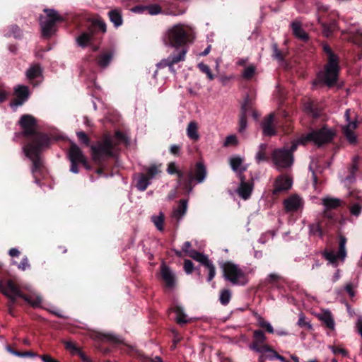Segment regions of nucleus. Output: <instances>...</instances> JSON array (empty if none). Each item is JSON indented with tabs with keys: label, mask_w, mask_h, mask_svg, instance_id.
<instances>
[{
	"label": "nucleus",
	"mask_w": 362,
	"mask_h": 362,
	"mask_svg": "<svg viewBox=\"0 0 362 362\" xmlns=\"http://www.w3.org/2000/svg\"><path fill=\"white\" fill-rule=\"evenodd\" d=\"M117 145L109 134H105L102 139L90 146L92 159L98 166L95 173L99 175H107L104 171L109 168V160L115 157V148Z\"/></svg>",
	"instance_id": "f257e3e1"
},
{
	"label": "nucleus",
	"mask_w": 362,
	"mask_h": 362,
	"mask_svg": "<svg viewBox=\"0 0 362 362\" xmlns=\"http://www.w3.org/2000/svg\"><path fill=\"white\" fill-rule=\"evenodd\" d=\"M322 51L327 57L323 70L317 74V83L325 85L328 88L334 87L339 81L341 67L339 57L334 52L331 47L325 42L322 43Z\"/></svg>",
	"instance_id": "f03ea898"
},
{
	"label": "nucleus",
	"mask_w": 362,
	"mask_h": 362,
	"mask_svg": "<svg viewBox=\"0 0 362 362\" xmlns=\"http://www.w3.org/2000/svg\"><path fill=\"white\" fill-rule=\"evenodd\" d=\"M194 39V35L192 28L182 23L170 27L163 37L165 45L171 46L177 49H187L186 47L191 44Z\"/></svg>",
	"instance_id": "7ed1b4c3"
},
{
	"label": "nucleus",
	"mask_w": 362,
	"mask_h": 362,
	"mask_svg": "<svg viewBox=\"0 0 362 362\" xmlns=\"http://www.w3.org/2000/svg\"><path fill=\"white\" fill-rule=\"evenodd\" d=\"M18 123L23 131L21 133L16 134V136H22L27 139L28 142L26 144H45L47 141H51L52 137L47 134L37 132L35 129L37 125V119L33 115H23Z\"/></svg>",
	"instance_id": "20e7f679"
},
{
	"label": "nucleus",
	"mask_w": 362,
	"mask_h": 362,
	"mask_svg": "<svg viewBox=\"0 0 362 362\" xmlns=\"http://www.w3.org/2000/svg\"><path fill=\"white\" fill-rule=\"evenodd\" d=\"M50 144L51 141H47L45 144H25L23 148L25 156L32 161L31 173L36 183L40 182L39 178H37V174L41 173L44 167L40 153L42 151L49 148Z\"/></svg>",
	"instance_id": "39448f33"
},
{
	"label": "nucleus",
	"mask_w": 362,
	"mask_h": 362,
	"mask_svg": "<svg viewBox=\"0 0 362 362\" xmlns=\"http://www.w3.org/2000/svg\"><path fill=\"white\" fill-rule=\"evenodd\" d=\"M335 135L336 134L333 130L329 129L327 125H324L319 129L312 130L310 132L302 135L298 141L292 143L305 146L309 142H313L320 147L332 142Z\"/></svg>",
	"instance_id": "423d86ee"
},
{
	"label": "nucleus",
	"mask_w": 362,
	"mask_h": 362,
	"mask_svg": "<svg viewBox=\"0 0 362 362\" xmlns=\"http://www.w3.org/2000/svg\"><path fill=\"white\" fill-rule=\"evenodd\" d=\"M106 32L107 25L104 20L100 17L95 18L91 21L86 30L81 32L76 37V43L79 47L85 48L98 38V34L104 35Z\"/></svg>",
	"instance_id": "0eeeda50"
},
{
	"label": "nucleus",
	"mask_w": 362,
	"mask_h": 362,
	"mask_svg": "<svg viewBox=\"0 0 362 362\" xmlns=\"http://www.w3.org/2000/svg\"><path fill=\"white\" fill-rule=\"evenodd\" d=\"M298 148L297 143H291L289 147L275 148L271 154V158L278 169L290 168L294 163L293 152Z\"/></svg>",
	"instance_id": "6e6552de"
},
{
	"label": "nucleus",
	"mask_w": 362,
	"mask_h": 362,
	"mask_svg": "<svg viewBox=\"0 0 362 362\" xmlns=\"http://www.w3.org/2000/svg\"><path fill=\"white\" fill-rule=\"evenodd\" d=\"M8 289L11 292L9 295V307H11L17 303V298H21L32 307H40L42 303V297L37 293L30 291L29 293H23L18 285L14 281L8 283Z\"/></svg>",
	"instance_id": "1a4fd4ad"
},
{
	"label": "nucleus",
	"mask_w": 362,
	"mask_h": 362,
	"mask_svg": "<svg viewBox=\"0 0 362 362\" xmlns=\"http://www.w3.org/2000/svg\"><path fill=\"white\" fill-rule=\"evenodd\" d=\"M167 172L170 175H177V184L185 194H189L193 189V174L189 169L179 170L175 162L168 164Z\"/></svg>",
	"instance_id": "9d476101"
},
{
	"label": "nucleus",
	"mask_w": 362,
	"mask_h": 362,
	"mask_svg": "<svg viewBox=\"0 0 362 362\" xmlns=\"http://www.w3.org/2000/svg\"><path fill=\"white\" fill-rule=\"evenodd\" d=\"M222 269L224 279L232 284L245 286L248 283L247 274L238 264L226 262Z\"/></svg>",
	"instance_id": "9b49d317"
},
{
	"label": "nucleus",
	"mask_w": 362,
	"mask_h": 362,
	"mask_svg": "<svg viewBox=\"0 0 362 362\" xmlns=\"http://www.w3.org/2000/svg\"><path fill=\"white\" fill-rule=\"evenodd\" d=\"M43 11L46 13L47 18L40 22L42 35L44 37L49 38L57 31L56 24L64 22V18L54 9L45 8Z\"/></svg>",
	"instance_id": "f8f14e48"
},
{
	"label": "nucleus",
	"mask_w": 362,
	"mask_h": 362,
	"mask_svg": "<svg viewBox=\"0 0 362 362\" xmlns=\"http://www.w3.org/2000/svg\"><path fill=\"white\" fill-rule=\"evenodd\" d=\"M67 156L71 163L70 171L73 173H78V165L81 163H84L85 158H86L82 150L75 143L71 142Z\"/></svg>",
	"instance_id": "ddd939ff"
},
{
	"label": "nucleus",
	"mask_w": 362,
	"mask_h": 362,
	"mask_svg": "<svg viewBox=\"0 0 362 362\" xmlns=\"http://www.w3.org/2000/svg\"><path fill=\"white\" fill-rule=\"evenodd\" d=\"M187 49H182L178 51H174L172 54L169 55V57L166 59L161 60L159 63H158L157 66L159 69H163L166 66H168L169 70L171 72L175 73V70L173 67V65L177 64L180 62H182L185 59V55L187 54Z\"/></svg>",
	"instance_id": "4468645a"
},
{
	"label": "nucleus",
	"mask_w": 362,
	"mask_h": 362,
	"mask_svg": "<svg viewBox=\"0 0 362 362\" xmlns=\"http://www.w3.org/2000/svg\"><path fill=\"white\" fill-rule=\"evenodd\" d=\"M347 239L343 235H339V251L336 255L332 251H325L323 252L324 257L328 260L332 264L337 266L338 259L344 260L346 256V244Z\"/></svg>",
	"instance_id": "2eb2a0df"
},
{
	"label": "nucleus",
	"mask_w": 362,
	"mask_h": 362,
	"mask_svg": "<svg viewBox=\"0 0 362 362\" xmlns=\"http://www.w3.org/2000/svg\"><path fill=\"white\" fill-rule=\"evenodd\" d=\"M245 170V168H243L240 170L239 178L240 180V185L237 189V192L240 197L244 200L248 199L252 194L254 189V181L253 178L250 180L246 181L245 176L243 174V172Z\"/></svg>",
	"instance_id": "dca6fc26"
},
{
	"label": "nucleus",
	"mask_w": 362,
	"mask_h": 362,
	"mask_svg": "<svg viewBox=\"0 0 362 362\" xmlns=\"http://www.w3.org/2000/svg\"><path fill=\"white\" fill-rule=\"evenodd\" d=\"M317 22L322 28V32L325 37H330L333 33L338 29L337 20L332 16L325 18L323 15L317 16Z\"/></svg>",
	"instance_id": "f3484780"
},
{
	"label": "nucleus",
	"mask_w": 362,
	"mask_h": 362,
	"mask_svg": "<svg viewBox=\"0 0 362 362\" xmlns=\"http://www.w3.org/2000/svg\"><path fill=\"white\" fill-rule=\"evenodd\" d=\"M293 180L291 177L286 175H279L274 181L272 194L278 196L281 192L288 191L292 187Z\"/></svg>",
	"instance_id": "a211bd4d"
},
{
	"label": "nucleus",
	"mask_w": 362,
	"mask_h": 362,
	"mask_svg": "<svg viewBox=\"0 0 362 362\" xmlns=\"http://www.w3.org/2000/svg\"><path fill=\"white\" fill-rule=\"evenodd\" d=\"M267 337L261 329H256L253 332L252 342L250 344V349L256 352H262L264 346H269L266 344Z\"/></svg>",
	"instance_id": "6ab92c4d"
},
{
	"label": "nucleus",
	"mask_w": 362,
	"mask_h": 362,
	"mask_svg": "<svg viewBox=\"0 0 362 362\" xmlns=\"http://www.w3.org/2000/svg\"><path fill=\"white\" fill-rule=\"evenodd\" d=\"M15 99L11 103V106H20L26 102L30 96L29 88L26 86L19 85L14 88Z\"/></svg>",
	"instance_id": "aec40b11"
},
{
	"label": "nucleus",
	"mask_w": 362,
	"mask_h": 362,
	"mask_svg": "<svg viewBox=\"0 0 362 362\" xmlns=\"http://www.w3.org/2000/svg\"><path fill=\"white\" fill-rule=\"evenodd\" d=\"M262 128L263 134L267 136H272L277 134L279 129L276 125V122L274 119V113H270L266 117L262 122Z\"/></svg>",
	"instance_id": "412c9836"
},
{
	"label": "nucleus",
	"mask_w": 362,
	"mask_h": 362,
	"mask_svg": "<svg viewBox=\"0 0 362 362\" xmlns=\"http://www.w3.org/2000/svg\"><path fill=\"white\" fill-rule=\"evenodd\" d=\"M254 98L247 94L241 105L240 113L245 114L246 115L252 114L255 119L258 117L257 112L254 109Z\"/></svg>",
	"instance_id": "4be33fe9"
},
{
	"label": "nucleus",
	"mask_w": 362,
	"mask_h": 362,
	"mask_svg": "<svg viewBox=\"0 0 362 362\" xmlns=\"http://www.w3.org/2000/svg\"><path fill=\"white\" fill-rule=\"evenodd\" d=\"M161 277L165 281L168 288H173L175 285V277L174 274L170 271L169 267L165 264H162L160 267Z\"/></svg>",
	"instance_id": "5701e85b"
},
{
	"label": "nucleus",
	"mask_w": 362,
	"mask_h": 362,
	"mask_svg": "<svg viewBox=\"0 0 362 362\" xmlns=\"http://www.w3.org/2000/svg\"><path fill=\"white\" fill-rule=\"evenodd\" d=\"M186 10L187 6L184 5H180L179 3H171L163 8V13L176 16L184 14Z\"/></svg>",
	"instance_id": "b1692460"
},
{
	"label": "nucleus",
	"mask_w": 362,
	"mask_h": 362,
	"mask_svg": "<svg viewBox=\"0 0 362 362\" xmlns=\"http://www.w3.org/2000/svg\"><path fill=\"white\" fill-rule=\"evenodd\" d=\"M301 202L298 196H291L284 201V208L286 211H296L300 208Z\"/></svg>",
	"instance_id": "393cba45"
},
{
	"label": "nucleus",
	"mask_w": 362,
	"mask_h": 362,
	"mask_svg": "<svg viewBox=\"0 0 362 362\" xmlns=\"http://www.w3.org/2000/svg\"><path fill=\"white\" fill-rule=\"evenodd\" d=\"M192 174L193 181L195 180L197 183L203 182L207 175L205 165L202 162H197Z\"/></svg>",
	"instance_id": "a878e982"
},
{
	"label": "nucleus",
	"mask_w": 362,
	"mask_h": 362,
	"mask_svg": "<svg viewBox=\"0 0 362 362\" xmlns=\"http://www.w3.org/2000/svg\"><path fill=\"white\" fill-rule=\"evenodd\" d=\"M357 126L356 122H349V124L342 129L343 134L351 144H355L357 141L356 136L354 132V129L357 128Z\"/></svg>",
	"instance_id": "bb28decb"
},
{
	"label": "nucleus",
	"mask_w": 362,
	"mask_h": 362,
	"mask_svg": "<svg viewBox=\"0 0 362 362\" xmlns=\"http://www.w3.org/2000/svg\"><path fill=\"white\" fill-rule=\"evenodd\" d=\"M113 58V52L111 50L105 52L96 57L97 64L103 68H106L110 63Z\"/></svg>",
	"instance_id": "cd10ccee"
},
{
	"label": "nucleus",
	"mask_w": 362,
	"mask_h": 362,
	"mask_svg": "<svg viewBox=\"0 0 362 362\" xmlns=\"http://www.w3.org/2000/svg\"><path fill=\"white\" fill-rule=\"evenodd\" d=\"M110 21L114 24L115 27L118 28L122 25L123 19L122 10L120 8H114L108 12Z\"/></svg>",
	"instance_id": "c85d7f7f"
},
{
	"label": "nucleus",
	"mask_w": 362,
	"mask_h": 362,
	"mask_svg": "<svg viewBox=\"0 0 362 362\" xmlns=\"http://www.w3.org/2000/svg\"><path fill=\"white\" fill-rule=\"evenodd\" d=\"M284 121H276V125L279 129H281L284 134H288L292 132L293 127L290 119H287V113L284 111L283 112Z\"/></svg>",
	"instance_id": "c756f323"
},
{
	"label": "nucleus",
	"mask_w": 362,
	"mask_h": 362,
	"mask_svg": "<svg viewBox=\"0 0 362 362\" xmlns=\"http://www.w3.org/2000/svg\"><path fill=\"white\" fill-rule=\"evenodd\" d=\"M291 28L293 35L298 39L303 41H307L308 40V35L302 28L301 24L299 22H293L291 23Z\"/></svg>",
	"instance_id": "7c9ffc66"
},
{
	"label": "nucleus",
	"mask_w": 362,
	"mask_h": 362,
	"mask_svg": "<svg viewBox=\"0 0 362 362\" xmlns=\"http://www.w3.org/2000/svg\"><path fill=\"white\" fill-rule=\"evenodd\" d=\"M341 200L337 198H326L323 199V204L326 208L324 211L325 216L331 218V216L328 214V210L337 209L341 205Z\"/></svg>",
	"instance_id": "2f4dec72"
},
{
	"label": "nucleus",
	"mask_w": 362,
	"mask_h": 362,
	"mask_svg": "<svg viewBox=\"0 0 362 362\" xmlns=\"http://www.w3.org/2000/svg\"><path fill=\"white\" fill-rule=\"evenodd\" d=\"M187 209V199H180L179 202V204L176 209L173 210V216L176 218L177 219L181 218L183 216L185 215Z\"/></svg>",
	"instance_id": "473e14b6"
},
{
	"label": "nucleus",
	"mask_w": 362,
	"mask_h": 362,
	"mask_svg": "<svg viewBox=\"0 0 362 362\" xmlns=\"http://www.w3.org/2000/svg\"><path fill=\"white\" fill-rule=\"evenodd\" d=\"M261 355L259 356L258 361L259 362H264L265 360H273L276 358V356L274 354H278L274 349H273L270 346H264V349L262 352H259Z\"/></svg>",
	"instance_id": "72a5a7b5"
},
{
	"label": "nucleus",
	"mask_w": 362,
	"mask_h": 362,
	"mask_svg": "<svg viewBox=\"0 0 362 362\" xmlns=\"http://www.w3.org/2000/svg\"><path fill=\"white\" fill-rule=\"evenodd\" d=\"M267 144H261L259 146V150L255 156V161L257 164H259L261 162L269 161V158L267 155Z\"/></svg>",
	"instance_id": "f704fd0d"
},
{
	"label": "nucleus",
	"mask_w": 362,
	"mask_h": 362,
	"mask_svg": "<svg viewBox=\"0 0 362 362\" xmlns=\"http://www.w3.org/2000/svg\"><path fill=\"white\" fill-rule=\"evenodd\" d=\"M151 184V180L144 173H139L136 184V187L141 192L145 191Z\"/></svg>",
	"instance_id": "c9c22d12"
},
{
	"label": "nucleus",
	"mask_w": 362,
	"mask_h": 362,
	"mask_svg": "<svg viewBox=\"0 0 362 362\" xmlns=\"http://www.w3.org/2000/svg\"><path fill=\"white\" fill-rule=\"evenodd\" d=\"M189 257L192 258L193 259L200 262L204 266L206 264H208V262L210 261L208 258V257L195 250H191L189 252Z\"/></svg>",
	"instance_id": "e433bc0d"
},
{
	"label": "nucleus",
	"mask_w": 362,
	"mask_h": 362,
	"mask_svg": "<svg viewBox=\"0 0 362 362\" xmlns=\"http://www.w3.org/2000/svg\"><path fill=\"white\" fill-rule=\"evenodd\" d=\"M174 312L176 313V322L180 325L187 324L190 322L189 320L187 319V315L185 313L182 307L177 305L173 309Z\"/></svg>",
	"instance_id": "4c0bfd02"
},
{
	"label": "nucleus",
	"mask_w": 362,
	"mask_h": 362,
	"mask_svg": "<svg viewBox=\"0 0 362 362\" xmlns=\"http://www.w3.org/2000/svg\"><path fill=\"white\" fill-rule=\"evenodd\" d=\"M187 136L194 141H197L199 138L198 134V127L195 122H191L189 123L187 129Z\"/></svg>",
	"instance_id": "58836bf2"
},
{
	"label": "nucleus",
	"mask_w": 362,
	"mask_h": 362,
	"mask_svg": "<svg viewBox=\"0 0 362 362\" xmlns=\"http://www.w3.org/2000/svg\"><path fill=\"white\" fill-rule=\"evenodd\" d=\"M41 74L42 69L39 64H34L33 66H30L26 72V76L30 80L35 79L40 76Z\"/></svg>",
	"instance_id": "ea45409f"
},
{
	"label": "nucleus",
	"mask_w": 362,
	"mask_h": 362,
	"mask_svg": "<svg viewBox=\"0 0 362 362\" xmlns=\"http://www.w3.org/2000/svg\"><path fill=\"white\" fill-rule=\"evenodd\" d=\"M320 320L325 324L327 328L330 329L334 328V321L330 312H325L321 316Z\"/></svg>",
	"instance_id": "a19ab883"
},
{
	"label": "nucleus",
	"mask_w": 362,
	"mask_h": 362,
	"mask_svg": "<svg viewBox=\"0 0 362 362\" xmlns=\"http://www.w3.org/2000/svg\"><path fill=\"white\" fill-rule=\"evenodd\" d=\"M161 164L159 165H151L148 168H146V173H145L148 179L151 180L153 179L157 175L161 173L160 170Z\"/></svg>",
	"instance_id": "79ce46f5"
},
{
	"label": "nucleus",
	"mask_w": 362,
	"mask_h": 362,
	"mask_svg": "<svg viewBox=\"0 0 362 362\" xmlns=\"http://www.w3.org/2000/svg\"><path fill=\"white\" fill-rule=\"evenodd\" d=\"M231 291L230 289L224 288L220 292L219 300L221 305H227L231 299Z\"/></svg>",
	"instance_id": "37998d69"
},
{
	"label": "nucleus",
	"mask_w": 362,
	"mask_h": 362,
	"mask_svg": "<svg viewBox=\"0 0 362 362\" xmlns=\"http://www.w3.org/2000/svg\"><path fill=\"white\" fill-rule=\"evenodd\" d=\"M309 228L310 233L312 235H318L320 237H322L324 235V231L320 223L311 224Z\"/></svg>",
	"instance_id": "c03bdc74"
},
{
	"label": "nucleus",
	"mask_w": 362,
	"mask_h": 362,
	"mask_svg": "<svg viewBox=\"0 0 362 362\" xmlns=\"http://www.w3.org/2000/svg\"><path fill=\"white\" fill-rule=\"evenodd\" d=\"M152 219L157 229L163 231L164 230L163 224L165 220L163 214L160 213L158 216H153Z\"/></svg>",
	"instance_id": "a18cd8bd"
},
{
	"label": "nucleus",
	"mask_w": 362,
	"mask_h": 362,
	"mask_svg": "<svg viewBox=\"0 0 362 362\" xmlns=\"http://www.w3.org/2000/svg\"><path fill=\"white\" fill-rule=\"evenodd\" d=\"M256 68L254 65L246 67L243 72V77L246 80L251 79L255 74Z\"/></svg>",
	"instance_id": "49530a36"
},
{
	"label": "nucleus",
	"mask_w": 362,
	"mask_h": 362,
	"mask_svg": "<svg viewBox=\"0 0 362 362\" xmlns=\"http://www.w3.org/2000/svg\"><path fill=\"white\" fill-rule=\"evenodd\" d=\"M64 344L65 349L69 350L72 355H76V354L81 350V349L78 347L75 343L71 341H64Z\"/></svg>",
	"instance_id": "de8ad7c7"
},
{
	"label": "nucleus",
	"mask_w": 362,
	"mask_h": 362,
	"mask_svg": "<svg viewBox=\"0 0 362 362\" xmlns=\"http://www.w3.org/2000/svg\"><path fill=\"white\" fill-rule=\"evenodd\" d=\"M361 160V158L359 156H355L352 159V163L349 168V172L351 174V176L353 177L354 174H356L358 170V163Z\"/></svg>",
	"instance_id": "09e8293b"
},
{
	"label": "nucleus",
	"mask_w": 362,
	"mask_h": 362,
	"mask_svg": "<svg viewBox=\"0 0 362 362\" xmlns=\"http://www.w3.org/2000/svg\"><path fill=\"white\" fill-rule=\"evenodd\" d=\"M146 9L148 13L151 15H156L158 13H163V9L158 4H150L146 6Z\"/></svg>",
	"instance_id": "8fccbe9b"
},
{
	"label": "nucleus",
	"mask_w": 362,
	"mask_h": 362,
	"mask_svg": "<svg viewBox=\"0 0 362 362\" xmlns=\"http://www.w3.org/2000/svg\"><path fill=\"white\" fill-rule=\"evenodd\" d=\"M10 281H13L11 279H8L6 281H0V291L8 298H9V295L11 293L9 289H8V283Z\"/></svg>",
	"instance_id": "3c124183"
},
{
	"label": "nucleus",
	"mask_w": 362,
	"mask_h": 362,
	"mask_svg": "<svg viewBox=\"0 0 362 362\" xmlns=\"http://www.w3.org/2000/svg\"><path fill=\"white\" fill-rule=\"evenodd\" d=\"M198 67L202 72L206 74L209 80H213L214 78V76L211 73L210 67L207 64H205L204 63H199L198 64Z\"/></svg>",
	"instance_id": "603ef678"
},
{
	"label": "nucleus",
	"mask_w": 362,
	"mask_h": 362,
	"mask_svg": "<svg viewBox=\"0 0 362 362\" xmlns=\"http://www.w3.org/2000/svg\"><path fill=\"white\" fill-rule=\"evenodd\" d=\"M209 270V274L207 277V281L209 282L211 281L216 275V267L211 262V261H209L208 264H206L204 265Z\"/></svg>",
	"instance_id": "864d4df0"
},
{
	"label": "nucleus",
	"mask_w": 362,
	"mask_h": 362,
	"mask_svg": "<svg viewBox=\"0 0 362 362\" xmlns=\"http://www.w3.org/2000/svg\"><path fill=\"white\" fill-rule=\"evenodd\" d=\"M247 117L245 114L240 113V118H239V132H243L246 127H247Z\"/></svg>",
	"instance_id": "5fc2aeb1"
},
{
	"label": "nucleus",
	"mask_w": 362,
	"mask_h": 362,
	"mask_svg": "<svg viewBox=\"0 0 362 362\" xmlns=\"http://www.w3.org/2000/svg\"><path fill=\"white\" fill-rule=\"evenodd\" d=\"M243 163V160L240 157L230 158V164L234 171H237Z\"/></svg>",
	"instance_id": "6e6d98bb"
},
{
	"label": "nucleus",
	"mask_w": 362,
	"mask_h": 362,
	"mask_svg": "<svg viewBox=\"0 0 362 362\" xmlns=\"http://www.w3.org/2000/svg\"><path fill=\"white\" fill-rule=\"evenodd\" d=\"M9 32L15 38H21L23 35L22 30L17 25H11Z\"/></svg>",
	"instance_id": "4d7b16f0"
},
{
	"label": "nucleus",
	"mask_w": 362,
	"mask_h": 362,
	"mask_svg": "<svg viewBox=\"0 0 362 362\" xmlns=\"http://www.w3.org/2000/svg\"><path fill=\"white\" fill-rule=\"evenodd\" d=\"M297 325L300 327H305L308 330L312 329V325L310 322L305 321V317L303 314H300Z\"/></svg>",
	"instance_id": "13d9d810"
},
{
	"label": "nucleus",
	"mask_w": 362,
	"mask_h": 362,
	"mask_svg": "<svg viewBox=\"0 0 362 362\" xmlns=\"http://www.w3.org/2000/svg\"><path fill=\"white\" fill-rule=\"evenodd\" d=\"M76 135H77L78 140L81 143L84 144L87 146H88L90 145V138L85 132H78L76 133Z\"/></svg>",
	"instance_id": "bf43d9fd"
},
{
	"label": "nucleus",
	"mask_w": 362,
	"mask_h": 362,
	"mask_svg": "<svg viewBox=\"0 0 362 362\" xmlns=\"http://www.w3.org/2000/svg\"><path fill=\"white\" fill-rule=\"evenodd\" d=\"M273 57L279 61L284 60V55L281 51L279 49L277 44L274 43L272 45Z\"/></svg>",
	"instance_id": "052dcab7"
},
{
	"label": "nucleus",
	"mask_w": 362,
	"mask_h": 362,
	"mask_svg": "<svg viewBox=\"0 0 362 362\" xmlns=\"http://www.w3.org/2000/svg\"><path fill=\"white\" fill-rule=\"evenodd\" d=\"M349 210L351 215L358 216L362 211V206L358 203H356L350 207Z\"/></svg>",
	"instance_id": "680f3d73"
},
{
	"label": "nucleus",
	"mask_w": 362,
	"mask_h": 362,
	"mask_svg": "<svg viewBox=\"0 0 362 362\" xmlns=\"http://www.w3.org/2000/svg\"><path fill=\"white\" fill-rule=\"evenodd\" d=\"M184 269L187 274H190L194 269L193 262L189 259H185L184 261Z\"/></svg>",
	"instance_id": "e2e57ef3"
},
{
	"label": "nucleus",
	"mask_w": 362,
	"mask_h": 362,
	"mask_svg": "<svg viewBox=\"0 0 362 362\" xmlns=\"http://www.w3.org/2000/svg\"><path fill=\"white\" fill-rule=\"evenodd\" d=\"M328 11V6L320 4L317 6V16L319 15H323L325 16V18H327L328 17H330V14H327Z\"/></svg>",
	"instance_id": "0e129e2a"
},
{
	"label": "nucleus",
	"mask_w": 362,
	"mask_h": 362,
	"mask_svg": "<svg viewBox=\"0 0 362 362\" xmlns=\"http://www.w3.org/2000/svg\"><path fill=\"white\" fill-rule=\"evenodd\" d=\"M238 144V139L235 135H229L226 138L224 146H235Z\"/></svg>",
	"instance_id": "69168bd1"
},
{
	"label": "nucleus",
	"mask_w": 362,
	"mask_h": 362,
	"mask_svg": "<svg viewBox=\"0 0 362 362\" xmlns=\"http://www.w3.org/2000/svg\"><path fill=\"white\" fill-rule=\"evenodd\" d=\"M9 94V92L5 90L2 85H0V103H4L7 100Z\"/></svg>",
	"instance_id": "338daca9"
},
{
	"label": "nucleus",
	"mask_w": 362,
	"mask_h": 362,
	"mask_svg": "<svg viewBox=\"0 0 362 362\" xmlns=\"http://www.w3.org/2000/svg\"><path fill=\"white\" fill-rule=\"evenodd\" d=\"M30 265L29 264V260L28 259L27 257H24L21 262L19 263L18 264V269L23 270V271H25L27 269L30 268Z\"/></svg>",
	"instance_id": "774afa93"
}]
</instances>
